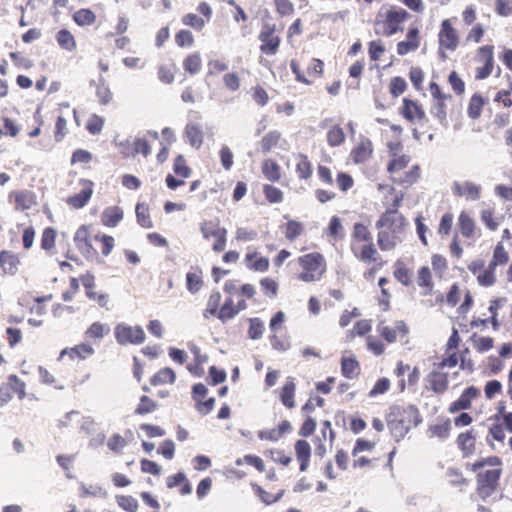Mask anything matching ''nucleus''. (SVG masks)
Here are the masks:
<instances>
[{
  "label": "nucleus",
  "mask_w": 512,
  "mask_h": 512,
  "mask_svg": "<svg viewBox=\"0 0 512 512\" xmlns=\"http://www.w3.org/2000/svg\"><path fill=\"white\" fill-rule=\"evenodd\" d=\"M405 226V218L396 209L387 210L376 222L379 229L378 245L381 250L388 251L401 242L400 233Z\"/></svg>",
  "instance_id": "1"
},
{
  "label": "nucleus",
  "mask_w": 512,
  "mask_h": 512,
  "mask_svg": "<svg viewBox=\"0 0 512 512\" xmlns=\"http://www.w3.org/2000/svg\"><path fill=\"white\" fill-rule=\"evenodd\" d=\"M422 422L419 410L414 405H395L390 408L387 423L393 438L399 442L412 427Z\"/></svg>",
  "instance_id": "2"
},
{
  "label": "nucleus",
  "mask_w": 512,
  "mask_h": 512,
  "mask_svg": "<svg viewBox=\"0 0 512 512\" xmlns=\"http://www.w3.org/2000/svg\"><path fill=\"white\" fill-rule=\"evenodd\" d=\"M303 272L298 278L304 282L318 281L325 272V260L320 253H309L299 258Z\"/></svg>",
  "instance_id": "3"
},
{
  "label": "nucleus",
  "mask_w": 512,
  "mask_h": 512,
  "mask_svg": "<svg viewBox=\"0 0 512 512\" xmlns=\"http://www.w3.org/2000/svg\"><path fill=\"white\" fill-rule=\"evenodd\" d=\"M114 334L119 345L141 344L145 341V332L139 325L129 326L125 323L117 324L114 329Z\"/></svg>",
  "instance_id": "4"
},
{
  "label": "nucleus",
  "mask_w": 512,
  "mask_h": 512,
  "mask_svg": "<svg viewBox=\"0 0 512 512\" xmlns=\"http://www.w3.org/2000/svg\"><path fill=\"white\" fill-rule=\"evenodd\" d=\"M200 231L203 238L209 239L210 237L215 238L212 249L215 252H222L226 247V235L227 230L223 227H219L218 223L209 220L201 224Z\"/></svg>",
  "instance_id": "5"
},
{
  "label": "nucleus",
  "mask_w": 512,
  "mask_h": 512,
  "mask_svg": "<svg viewBox=\"0 0 512 512\" xmlns=\"http://www.w3.org/2000/svg\"><path fill=\"white\" fill-rule=\"evenodd\" d=\"M275 26L265 24L258 36L262 42L260 51L267 55H275L280 45V38L274 35Z\"/></svg>",
  "instance_id": "6"
},
{
  "label": "nucleus",
  "mask_w": 512,
  "mask_h": 512,
  "mask_svg": "<svg viewBox=\"0 0 512 512\" xmlns=\"http://www.w3.org/2000/svg\"><path fill=\"white\" fill-rule=\"evenodd\" d=\"M438 37L440 48L450 51H454L457 48L458 35L456 30L452 27L450 20L445 19L442 21Z\"/></svg>",
  "instance_id": "7"
},
{
  "label": "nucleus",
  "mask_w": 512,
  "mask_h": 512,
  "mask_svg": "<svg viewBox=\"0 0 512 512\" xmlns=\"http://www.w3.org/2000/svg\"><path fill=\"white\" fill-rule=\"evenodd\" d=\"M74 242L78 250L82 253L86 259H93L97 256V250L93 247L91 241L88 238V230L85 226H81L77 229L74 235Z\"/></svg>",
  "instance_id": "8"
},
{
  "label": "nucleus",
  "mask_w": 512,
  "mask_h": 512,
  "mask_svg": "<svg viewBox=\"0 0 512 512\" xmlns=\"http://www.w3.org/2000/svg\"><path fill=\"white\" fill-rule=\"evenodd\" d=\"M82 189L79 193L68 197L67 203L73 208H83L90 200L93 193V183L88 180L82 181Z\"/></svg>",
  "instance_id": "9"
},
{
  "label": "nucleus",
  "mask_w": 512,
  "mask_h": 512,
  "mask_svg": "<svg viewBox=\"0 0 512 512\" xmlns=\"http://www.w3.org/2000/svg\"><path fill=\"white\" fill-rule=\"evenodd\" d=\"M479 394V390L474 386L467 387L461 394V396L454 401L449 408L452 413L460 410H466L471 407V401Z\"/></svg>",
  "instance_id": "10"
},
{
  "label": "nucleus",
  "mask_w": 512,
  "mask_h": 512,
  "mask_svg": "<svg viewBox=\"0 0 512 512\" xmlns=\"http://www.w3.org/2000/svg\"><path fill=\"white\" fill-rule=\"evenodd\" d=\"M430 389L436 394L444 393L448 388V374L442 373L438 369L432 370L426 378Z\"/></svg>",
  "instance_id": "11"
},
{
  "label": "nucleus",
  "mask_w": 512,
  "mask_h": 512,
  "mask_svg": "<svg viewBox=\"0 0 512 512\" xmlns=\"http://www.w3.org/2000/svg\"><path fill=\"white\" fill-rule=\"evenodd\" d=\"M378 330H379L381 336L388 343H392L396 340L397 333H400L402 336H406L409 332V329H408L406 323L402 320L396 321L394 327L378 326Z\"/></svg>",
  "instance_id": "12"
},
{
  "label": "nucleus",
  "mask_w": 512,
  "mask_h": 512,
  "mask_svg": "<svg viewBox=\"0 0 512 512\" xmlns=\"http://www.w3.org/2000/svg\"><path fill=\"white\" fill-rule=\"evenodd\" d=\"M19 264L20 260L18 255L8 250L0 252V267L4 273L15 275L18 271Z\"/></svg>",
  "instance_id": "13"
},
{
  "label": "nucleus",
  "mask_w": 512,
  "mask_h": 512,
  "mask_svg": "<svg viewBox=\"0 0 512 512\" xmlns=\"http://www.w3.org/2000/svg\"><path fill=\"white\" fill-rule=\"evenodd\" d=\"M418 35L419 30L417 28H410L407 33V40L400 41L397 44V53L404 56L410 51L416 50L419 47Z\"/></svg>",
  "instance_id": "14"
},
{
  "label": "nucleus",
  "mask_w": 512,
  "mask_h": 512,
  "mask_svg": "<svg viewBox=\"0 0 512 512\" xmlns=\"http://www.w3.org/2000/svg\"><path fill=\"white\" fill-rule=\"evenodd\" d=\"M202 286V270L199 267H191V270L186 274L187 290L190 293L195 294L200 291Z\"/></svg>",
  "instance_id": "15"
},
{
  "label": "nucleus",
  "mask_w": 512,
  "mask_h": 512,
  "mask_svg": "<svg viewBox=\"0 0 512 512\" xmlns=\"http://www.w3.org/2000/svg\"><path fill=\"white\" fill-rule=\"evenodd\" d=\"M402 115L410 122L414 121L415 117L418 119L425 118L423 109L416 102L407 98L403 99Z\"/></svg>",
  "instance_id": "16"
},
{
  "label": "nucleus",
  "mask_w": 512,
  "mask_h": 512,
  "mask_svg": "<svg viewBox=\"0 0 512 512\" xmlns=\"http://www.w3.org/2000/svg\"><path fill=\"white\" fill-rule=\"evenodd\" d=\"M341 373L347 379H354L360 373L359 362L354 357H342Z\"/></svg>",
  "instance_id": "17"
},
{
  "label": "nucleus",
  "mask_w": 512,
  "mask_h": 512,
  "mask_svg": "<svg viewBox=\"0 0 512 512\" xmlns=\"http://www.w3.org/2000/svg\"><path fill=\"white\" fill-rule=\"evenodd\" d=\"M123 219V210L118 207H109L102 214V222L107 227H115Z\"/></svg>",
  "instance_id": "18"
},
{
  "label": "nucleus",
  "mask_w": 512,
  "mask_h": 512,
  "mask_svg": "<svg viewBox=\"0 0 512 512\" xmlns=\"http://www.w3.org/2000/svg\"><path fill=\"white\" fill-rule=\"evenodd\" d=\"M185 135L191 146L197 149L200 148L203 143V131L201 126L197 124H187Z\"/></svg>",
  "instance_id": "19"
},
{
  "label": "nucleus",
  "mask_w": 512,
  "mask_h": 512,
  "mask_svg": "<svg viewBox=\"0 0 512 512\" xmlns=\"http://www.w3.org/2000/svg\"><path fill=\"white\" fill-rule=\"evenodd\" d=\"M353 159L356 163L365 162L372 154V143L369 139H364L353 150Z\"/></svg>",
  "instance_id": "20"
},
{
  "label": "nucleus",
  "mask_w": 512,
  "mask_h": 512,
  "mask_svg": "<svg viewBox=\"0 0 512 512\" xmlns=\"http://www.w3.org/2000/svg\"><path fill=\"white\" fill-rule=\"evenodd\" d=\"M176 380L175 372L169 368L165 367L160 369L150 380V383L153 386L162 385L166 383L173 384Z\"/></svg>",
  "instance_id": "21"
},
{
  "label": "nucleus",
  "mask_w": 512,
  "mask_h": 512,
  "mask_svg": "<svg viewBox=\"0 0 512 512\" xmlns=\"http://www.w3.org/2000/svg\"><path fill=\"white\" fill-rule=\"evenodd\" d=\"M295 389L296 386L292 379L288 380L282 388L280 399L283 405L286 406L287 408L295 407Z\"/></svg>",
  "instance_id": "22"
},
{
  "label": "nucleus",
  "mask_w": 512,
  "mask_h": 512,
  "mask_svg": "<svg viewBox=\"0 0 512 512\" xmlns=\"http://www.w3.org/2000/svg\"><path fill=\"white\" fill-rule=\"evenodd\" d=\"M500 473L501 471L499 469H488L484 472H479L477 475V483L496 488Z\"/></svg>",
  "instance_id": "23"
},
{
  "label": "nucleus",
  "mask_w": 512,
  "mask_h": 512,
  "mask_svg": "<svg viewBox=\"0 0 512 512\" xmlns=\"http://www.w3.org/2000/svg\"><path fill=\"white\" fill-rule=\"evenodd\" d=\"M56 41L62 49L67 51H73L76 49L74 36L67 29H61L57 32Z\"/></svg>",
  "instance_id": "24"
},
{
  "label": "nucleus",
  "mask_w": 512,
  "mask_h": 512,
  "mask_svg": "<svg viewBox=\"0 0 512 512\" xmlns=\"http://www.w3.org/2000/svg\"><path fill=\"white\" fill-rule=\"evenodd\" d=\"M262 172L264 176L271 182H276L280 179V166L271 159H267L262 164Z\"/></svg>",
  "instance_id": "25"
},
{
  "label": "nucleus",
  "mask_w": 512,
  "mask_h": 512,
  "mask_svg": "<svg viewBox=\"0 0 512 512\" xmlns=\"http://www.w3.org/2000/svg\"><path fill=\"white\" fill-rule=\"evenodd\" d=\"M281 138V133L277 130L270 131L267 133L259 142L261 151L266 154L277 146Z\"/></svg>",
  "instance_id": "26"
},
{
  "label": "nucleus",
  "mask_w": 512,
  "mask_h": 512,
  "mask_svg": "<svg viewBox=\"0 0 512 512\" xmlns=\"http://www.w3.org/2000/svg\"><path fill=\"white\" fill-rule=\"evenodd\" d=\"M458 226L461 234L466 238H471L474 234L475 223L473 219L466 214L465 212H461L458 218Z\"/></svg>",
  "instance_id": "27"
},
{
  "label": "nucleus",
  "mask_w": 512,
  "mask_h": 512,
  "mask_svg": "<svg viewBox=\"0 0 512 512\" xmlns=\"http://www.w3.org/2000/svg\"><path fill=\"white\" fill-rule=\"evenodd\" d=\"M237 315V309H235L233 299L228 297L225 299L224 304L219 310L217 317L223 323L234 318Z\"/></svg>",
  "instance_id": "28"
},
{
  "label": "nucleus",
  "mask_w": 512,
  "mask_h": 512,
  "mask_svg": "<svg viewBox=\"0 0 512 512\" xmlns=\"http://www.w3.org/2000/svg\"><path fill=\"white\" fill-rule=\"evenodd\" d=\"M484 99L480 94H474L468 105L467 114L471 119H477L481 115Z\"/></svg>",
  "instance_id": "29"
},
{
  "label": "nucleus",
  "mask_w": 512,
  "mask_h": 512,
  "mask_svg": "<svg viewBox=\"0 0 512 512\" xmlns=\"http://www.w3.org/2000/svg\"><path fill=\"white\" fill-rule=\"evenodd\" d=\"M73 20L79 26H87V25H91L95 22L96 15L92 10L82 8L74 13Z\"/></svg>",
  "instance_id": "30"
},
{
  "label": "nucleus",
  "mask_w": 512,
  "mask_h": 512,
  "mask_svg": "<svg viewBox=\"0 0 512 512\" xmlns=\"http://www.w3.org/2000/svg\"><path fill=\"white\" fill-rule=\"evenodd\" d=\"M417 283L420 287L426 288V291L422 293L423 295H427L432 291L433 283L429 267L423 266L419 269Z\"/></svg>",
  "instance_id": "31"
},
{
  "label": "nucleus",
  "mask_w": 512,
  "mask_h": 512,
  "mask_svg": "<svg viewBox=\"0 0 512 512\" xmlns=\"http://www.w3.org/2000/svg\"><path fill=\"white\" fill-rule=\"evenodd\" d=\"M110 332V327L107 324H102L100 322L92 323L89 328L86 330L85 334L87 337L102 339Z\"/></svg>",
  "instance_id": "32"
},
{
  "label": "nucleus",
  "mask_w": 512,
  "mask_h": 512,
  "mask_svg": "<svg viewBox=\"0 0 512 512\" xmlns=\"http://www.w3.org/2000/svg\"><path fill=\"white\" fill-rule=\"evenodd\" d=\"M135 212H136L137 222L140 226H142L144 228H151L153 226L147 205H145L144 203H138L136 205Z\"/></svg>",
  "instance_id": "33"
},
{
  "label": "nucleus",
  "mask_w": 512,
  "mask_h": 512,
  "mask_svg": "<svg viewBox=\"0 0 512 512\" xmlns=\"http://www.w3.org/2000/svg\"><path fill=\"white\" fill-rule=\"evenodd\" d=\"M249 329H248V336L252 340H258L263 336L265 327L263 321L258 318H250L249 319Z\"/></svg>",
  "instance_id": "34"
},
{
  "label": "nucleus",
  "mask_w": 512,
  "mask_h": 512,
  "mask_svg": "<svg viewBox=\"0 0 512 512\" xmlns=\"http://www.w3.org/2000/svg\"><path fill=\"white\" fill-rule=\"evenodd\" d=\"M284 225L281 226L283 228ZM304 231L303 224L301 222L295 220H289L285 224V237L288 240H294L299 237Z\"/></svg>",
  "instance_id": "35"
},
{
  "label": "nucleus",
  "mask_w": 512,
  "mask_h": 512,
  "mask_svg": "<svg viewBox=\"0 0 512 512\" xmlns=\"http://www.w3.org/2000/svg\"><path fill=\"white\" fill-rule=\"evenodd\" d=\"M409 17V13L403 8H391L386 13L387 24H400Z\"/></svg>",
  "instance_id": "36"
},
{
  "label": "nucleus",
  "mask_w": 512,
  "mask_h": 512,
  "mask_svg": "<svg viewBox=\"0 0 512 512\" xmlns=\"http://www.w3.org/2000/svg\"><path fill=\"white\" fill-rule=\"evenodd\" d=\"M345 140V134L343 129L339 125L331 127L327 133V142L331 147H337L341 145Z\"/></svg>",
  "instance_id": "37"
},
{
  "label": "nucleus",
  "mask_w": 512,
  "mask_h": 512,
  "mask_svg": "<svg viewBox=\"0 0 512 512\" xmlns=\"http://www.w3.org/2000/svg\"><path fill=\"white\" fill-rule=\"evenodd\" d=\"M221 301V294L219 291H213L208 299L207 308L204 313L205 318H209V316H217L219 313V304Z\"/></svg>",
  "instance_id": "38"
},
{
  "label": "nucleus",
  "mask_w": 512,
  "mask_h": 512,
  "mask_svg": "<svg viewBox=\"0 0 512 512\" xmlns=\"http://www.w3.org/2000/svg\"><path fill=\"white\" fill-rule=\"evenodd\" d=\"M183 68L190 74H196L201 68V57L199 53L187 56L183 61Z\"/></svg>",
  "instance_id": "39"
},
{
  "label": "nucleus",
  "mask_w": 512,
  "mask_h": 512,
  "mask_svg": "<svg viewBox=\"0 0 512 512\" xmlns=\"http://www.w3.org/2000/svg\"><path fill=\"white\" fill-rule=\"evenodd\" d=\"M157 407L158 405L154 400L144 395L140 398L139 404L135 409V413L138 415H145L154 412Z\"/></svg>",
  "instance_id": "40"
},
{
  "label": "nucleus",
  "mask_w": 512,
  "mask_h": 512,
  "mask_svg": "<svg viewBox=\"0 0 512 512\" xmlns=\"http://www.w3.org/2000/svg\"><path fill=\"white\" fill-rule=\"evenodd\" d=\"M96 95L99 99V103L107 105L112 99V92L109 87L105 84V79L100 76L99 84L97 85Z\"/></svg>",
  "instance_id": "41"
},
{
  "label": "nucleus",
  "mask_w": 512,
  "mask_h": 512,
  "mask_svg": "<svg viewBox=\"0 0 512 512\" xmlns=\"http://www.w3.org/2000/svg\"><path fill=\"white\" fill-rule=\"evenodd\" d=\"M394 276L404 286L410 285V272L401 260L395 263Z\"/></svg>",
  "instance_id": "42"
},
{
  "label": "nucleus",
  "mask_w": 512,
  "mask_h": 512,
  "mask_svg": "<svg viewBox=\"0 0 512 512\" xmlns=\"http://www.w3.org/2000/svg\"><path fill=\"white\" fill-rule=\"evenodd\" d=\"M173 171L178 176L188 178L191 173V169L187 166L186 160L183 155H178L173 163Z\"/></svg>",
  "instance_id": "43"
},
{
  "label": "nucleus",
  "mask_w": 512,
  "mask_h": 512,
  "mask_svg": "<svg viewBox=\"0 0 512 512\" xmlns=\"http://www.w3.org/2000/svg\"><path fill=\"white\" fill-rule=\"evenodd\" d=\"M263 192L270 203H280L283 200V192L277 187L265 184L263 186Z\"/></svg>",
  "instance_id": "44"
},
{
  "label": "nucleus",
  "mask_w": 512,
  "mask_h": 512,
  "mask_svg": "<svg viewBox=\"0 0 512 512\" xmlns=\"http://www.w3.org/2000/svg\"><path fill=\"white\" fill-rule=\"evenodd\" d=\"M458 445L464 452H470L474 448L475 437L471 431L461 433L457 438Z\"/></svg>",
  "instance_id": "45"
},
{
  "label": "nucleus",
  "mask_w": 512,
  "mask_h": 512,
  "mask_svg": "<svg viewBox=\"0 0 512 512\" xmlns=\"http://www.w3.org/2000/svg\"><path fill=\"white\" fill-rule=\"evenodd\" d=\"M300 161L296 165V171L301 179H307L312 174L311 163L308 157L301 154Z\"/></svg>",
  "instance_id": "46"
},
{
  "label": "nucleus",
  "mask_w": 512,
  "mask_h": 512,
  "mask_svg": "<svg viewBox=\"0 0 512 512\" xmlns=\"http://www.w3.org/2000/svg\"><path fill=\"white\" fill-rule=\"evenodd\" d=\"M56 231L48 227L44 229L41 237V248L44 250H51L55 246Z\"/></svg>",
  "instance_id": "47"
},
{
  "label": "nucleus",
  "mask_w": 512,
  "mask_h": 512,
  "mask_svg": "<svg viewBox=\"0 0 512 512\" xmlns=\"http://www.w3.org/2000/svg\"><path fill=\"white\" fill-rule=\"evenodd\" d=\"M378 252L374 246V244L369 242V244L364 245L361 249L359 259L363 262H375L377 260Z\"/></svg>",
  "instance_id": "48"
},
{
  "label": "nucleus",
  "mask_w": 512,
  "mask_h": 512,
  "mask_svg": "<svg viewBox=\"0 0 512 512\" xmlns=\"http://www.w3.org/2000/svg\"><path fill=\"white\" fill-rule=\"evenodd\" d=\"M406 88H407V83L404 78H402L400 76H396L391 79L389 89H390V93L394 97H398L401 94H403L405 92Z\"/></svg>",
  "instance_id": "49"
},
{
  "label": "nucleus",
  "mask_w": 512,
  "mask_h": 512,
  "mask_svg": "<svg viewBox=\"0 0 512 512\" xmlns=\"http://www.w3.org/2000/svg\"><path fill=\"white\" fill-rule=\"evenodd\" d=\"M353 237L358 241L371 242L372 236L367 226L362 223H355L353 229Z\"/></svg>",
  "instance_id": "50"
},
{
  "label": "nucleus",
  "mask_w": 512,
  "mask_h": 512,
  "mask_svg": "<svg viewBox=\"0 0 512 512\" xmlns=\"http://www.w3.org/2000/svg\"><path fill=\"white\" fill-rule=\"evenodd\" d=\"M81 497H89V496H98V497H106L107 492L101 486L98 485H90L86 486L85 484H81Z\"/></svg>",
  "instance_id": "51"
},
{
  "label": "nucleus",
  "mask_w": 512,
  "mask_h": 512,
  "mask_svg": "<svg viewBox=\"0 0 512 512\" xmlns=\"http://www.w3.org/2000/svg\"><path fill=\"white\" fill-rule=\"evenodd\" d=\"M260 285L269 298L273 299L276 297L278 292V283L275 280L266 277L260 281Z\"/></svg>",
  "instance_id": "52"
},
{
  "label": "nucleus",
  "mask_w": 512,
  "mask_h": 512,
  "mask_svg": "<svg viewBox=\"0 0 512 512\" xmlns=\"http://www.w3.org/2000/svg\"><path fill=\"white\" fill-rule=\"evenodd\" d=\"M118 505L127 512H137L138 503L132 496H117Z\"/></svg>",
  "instance_id": "53"
},
{
  "label": "nucleus",
  "mask_w": 512,
  "mask_h": 512,
  "mask_svg": "<svg viewBox=\"0 0 512 512\" xmlns=\"http://www.w3.org/2000/svg\"><path fill=\"white\" fill-rule=\"evenodd\" d=\"M182 22L184 25L191 26L192 28L200 31L205 26V21L193 13H188L183 16Z\"/></svg>",
  "instance_id": "54"
},
{
  "label": "nucleus",
  "mask_w": 512,
  "mask_h": 512,
  "mask_svg": "<svg viewBox=\"0 0 512 512\" xmlns=\"http://www.w3.org/2000/svg\"><path fill=\"white\" fill-rule=\"evenodd\" d=\"M450 429H451V423H450L449 419H447L442 424H436V425H432L430 427V431L432 432V434L441 439H445L449 436Z\"/></svg>",
  "instance_id": "55"
},
{
  "label": "nucleus",
  "mask_w": 512,
  "mask_h": 512,
  "mask_svg": "<svg viewBox=\"0 0 512 512\" xmlns=\"http://www.w3.org/2000/svg\"><path fill=\"white\" fill-rule=\"evenodd\" d=\"M295 453L297 460L310 458L311 455V447L310 444L306 440H297L295 443Z\"/></svg>",
  "instance_id": "56"
},
{
  "label": "nucleus",
  "mask_w": 512,
  "mask_h": 512,
  "mask_svg": "<svg viewBox=\"0 0 512 512\" xmlns=\"http://www.w3.org/2000/svg\"><path fill=\"white\" fill-rule=\"evenodd\" d=\"M384 51L385 48L381 40H374L369 43V57L372 61L379 60Z\"/></svg>",
  "instance_id": "57"
},
{
  "label": "nucleus",
  "mask_w": 512,
  "mask_h": 512,
  "mask_svg": "<svg viewBox=\"0 0 512 512\" xmlns=\"http://www.w3.org/2000/svg\"><path fill=\"white\" fill-rule=\"evenodd\" d=\"M464 196L467 200L475 201L480 198L481 187L470 181H465Z\"/></svg>",
  "instance_id": "58"
},
{
  "label": "nucleus",
  "mask_w": 512,
  "mask_h": 512,
  "mask_svg": "<svg viewBox=\"0 0 512 512\" xmlns=\"http://www.w3.org/2000/svg\"><path fill=\"white\" fill-rule=\"evenodd\" d=\"M445 100L436 101V103L431 108V114L439 120L441 124L446 121V105L444 103Z\"/></svg>",
  "instance_id": "59"
},
{
  "label": "nucleus",
  "mask_w": 512,
  "mask_h": 512,
  "mask_svg": "<svg viewBox=\"0 0 512 512\" xmlns=\"http://www.w3.org/2000/svg\"><path fill=\"white\" fill-rule=\"evenodd\" d=\"M125 439L120 434H114L107 443L108 448L115 452L120 453L122 449L126 446Z\"/></svg>",
  "instance_id": "60"
},
{
  "label": "nucleus",
  "mask_w": 512,
  "mask_h": 512,
  "mask_svg": "<svg viewBox=\"0 0 512 512\" xmlns=\"http://www.w3.org/2000/svg\"><path fill=\"white\" fill-rule=\"evenodd\" d=\"M390 387V381L388 378H380L379 380H377V382L375 383L374 387L370 390L369 392V396L370 397H375L379 394H383L385 393L386 391H388Z\"/></svg>",
  "instance_id": "61"
},
{
  "label": "nucleus",
  "mask_w": 512,
  "mask_h": 512,
  "mask_svg": "<svg viewBox=\"0 0 512 512\" xmlns=\"http://www.w3.org/2000/svg\"><path fill=\"white\" fill-rule=\"evenodd\" d=\"M104 121L101 117L97 115H93L87 122L86 128L87 130L93 134H99L103 128Z\"/></svg>",
  "instance_id": "62"
},
{
  "label": "nucleus",
  "mask_w": 512,
  "mask_h": 512,
  "mask_svg": "<svg viewBox=\"0 0 512 512\" xmlns=\"http://www.w3.org/2000/svg\"><path fill=\"white\" fill-rule=\"evenodd\" d=\"M316 426H317V423H316L315 419L308 416L305 419V421L303 422L298 433L300 436L309 437L314 433Z\"/></svg>",
  "instance_id": "63"
},
{
  "label": "nucleus",
  "mask_w": 512,
  "mask_h": 512,
  "mask_svg": "<svg viewBox=\"0 0 512 512\" xmlns=\"http://www.w3.org/2000/svg\"><path fill=\"white\" fill-rule=\"evenodd\" d=\"M175 42L180 47L191 46L193 44V35L188 30H180L175 36Z\"/></svg>",
  "instance_id": "64"
}]
</instances>
